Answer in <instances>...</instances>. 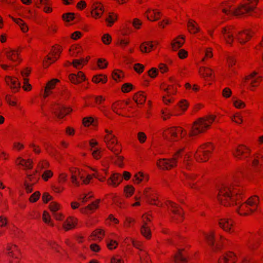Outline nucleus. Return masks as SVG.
<instances>
[{
    "label": "nucleus",
    "instance_id": "obj_1",
    "mask_svg": "<svg viewBox=\"0 0 263 263\" xmlns=\"http://www.w3.org/2000/svg\"><path fill=\"white\" fill-rule=\"evenodd\" d=\"M245 198V190L238 184L222 185L219 190L217 198L225 206L240 204Z\"/></svg>",
    "mask_w": 263,
    "mask_h": 263
},
{
    "label": "nucleus",
    "instance_id": "obj_2",
    "mask_svg": "<svg viewBox=\"0 0 263 263\" xmlns=\"http://www.w3.org/2000/svg\"><path fill=\"white\" fill-rule=\"evenodd\" d=\"M105 132L106 134L104 136V141L106 143V146L117 157V160L115 162L116 164L120 167H122L124 165L123 161L124 157L119 155L122 150V145L118 142L117 138L113 134L112 130L105 129Z\"/></svg>",
    "mask_w": 263,
    "mask_h": 263
},
{
    "label": "nucleus",
    "instance_id": "obj_3",
    "mask_svg": "<svg viewBox=\"0 0 263 263\" xmlns=\"http://www.w3.org/2000/svg\"><path fill=\"white\" fill-rule=\"evenodd\" d=\"M215 119V116L209 115L197 119L193 124L190 136H196L205 132L210 128Z\"/></svg>",
    "mask_w": 263,
    "mask_h": 263
},
{
    "label": "nucleus",
    "instance_id": "obj_4",
    "mask_svg": "<svg viewBox=\"0 0 263 263\" xmlns=\"http://www.w3.org/2000/svg\"><path fill=\"white\" fill-rule=\"evenodd\" d=\"M215 146L211 142H207L200 145L195 152L194 157L199 163L207 162L212 157Z\"/></svg>",
    "mask_w": 263,
    "mask_h": 263
},
{
    "label": "nucleus",
    "instance_id": "obj_5",
    "mask_svg": "<svg viewBox=\"0 0 263 263\" xmlns=\"http://www.w3.org/2000/svg\"><path fill=\"white\" fill-rule=\"evenodd\" d=\"M184 149L185 148L183 147L178 149L171 159H159L157 162L158 167L163 170H169L176 167L177 160L182 157Z\"/></svg>",
    "mask_w": 263,
    "mask_h": 263
},
{
    "label": "nucleus",
    "instance_id": "obj_6",
    "mask_svg": "<svg viewBox=\"0 0 263 263\" xmlns=\"http://www.w3.org/2000/svg\"><path fill=\"white\" fill-rule=\"evenodd\" d=\"M166 205L171 221L176 223L182 222L184 219L182 208L179 204L171 201H167Z\"/></svg>",
    "mask_w": 263,
    "mask_h": 263
},
{
    "label": "nucleus",
    "instance_id": "obj_7",
    "mask_svg": "<svg viewBox=\"0 0 263 263\" xmlns=\"http://www.w3.org/2000/svg\"><path fill=\"white\" fill-rule=\"evenodd\" d=\"M204 238L206 244L214 252H218L222 249L225 238L219 235L218 239H215V234L213 231H210L204 234Z\"/></svg>",
    "mask_w": 263,
    "mask_h": 263
},
{
    "label": "nucleus",
    "instance_id": "obj_8",
    "mask_svg": "<svg viewBox=\"0 0 263 263\" xmlns=\"http://www.w3.org/2000/svg\"><path fill=\"white\" fill-rule=\"evenodd\" d=\"M258 2V0H243L242 4L234 10L233 14L239 16L249 13L256 8Z\"/></svg>",
    "mask_w": 263,
    "mask_h": 263
},
{
    "label": "nucleus",
    "instance_id": "obj_9",
    "mask_svg": "<svg viewBox=\"0 0 263 263\" xmlns=\"http://www.w3.org/2000/svg\"><path fill=\"white\" fill-rule=\"evenodd\" d=\"M186 131L180 126H173L166 129L163 135L172 141H177L186 135Z\"/></svg>",
    "mask_w": 263,
    "mask_h": 263
},
{
    "label": "nucleus",
    "instance_id": "obj_10",
    "mask_svg": "<svg viewBox=\"0 0 263 263\" xmlns=\"http://www.w3.org/2000/svg\"><path fill=\"white\" fill-rule=\"evenodd\" d=\"M62 52V47L59 45H55L52 47L50 52L43 61V67L48 68L51 64L55 62L60 58Z\"/></svg>",
    "mask_w": 263,
    "mask_h": 263
},
{
    "label": "nucleus",
    "instance_id": "obj_11",
    "mask_svg": "<svg viewBox=\"0 0 263 263\" xmlns=\"http://www.w3.org/2000/svg\"><path fill=\"white\" fill-rule=\"evenodd\" d=\"M251 154V149L243 144H240L234 148L232 152L233 157L237 160H244L249 158Z\"/></svg>",
    "mask_w": 263,
    "mask_h": 263
},
{
    "label": "nucleus",
    "instance_id": "obj_12",
    "mask_svg": "<svg viewBox=\"0 0 263 263\" xmlns=\"http://www.w3.org/2000/svg\"><path fill=\"white\" fill-rule=\"evenodd\" d=\"M143 195L148 203L158 206L161 205V202L158 200V195L155 190L151 187H146L143 191Z\"/></svg>",
    "mask_w": 263,
    "mask_h": 263
},
{
    "label": "nucleus",
    "instance_id": "obj_13",
    "mask_svg": "<svg viewBox=\"0 0 263 263\" xmlns=\"http://www.w3.org/2000/svg\"><path fill=\"white\" fill-rule=\"evenodd\" d=\"M251 164L253 171L260 175L263 172V155L258 153L253 154Z\"/></svg>",
    "mask_w": 263,
    "mask_h": 263
},
{
    "label": "nucleus",
    "instance_id": "obj_14",
    "mask_svg": "<svg viewBox=\"0 0 263 263\" xmlns=\"http://www.w3.org/2000/svg\"><path fill=\"white\" fill-rule=\"evenodd\" d=\"M72 110L70 107H66L59 104H55L53 107V114L59 119H63L72 112Z\"/></svg>",
    "mask_w": 263,
    "mask_h": 263
},
{
    "label": "nucleus",
    "instance_id": "obj_15",
    "mask_svg": "<svg viewBox=\"0 0 263 263\" xmlns=\"http://www.w3.org/2000/svg\"><path fill=\"white\" fill-rule=\"evenodd\" d=\"M218 224L219 227L226 232L232 233L235 231L234 222L232 219H220Z\"/></svg>",
    "mask_w": 263,
    "mask_h": 263
},
{
    "label": "nucleus",
    "instance_id": "obj_16",
    "mask_svg": "<svg viewBox=\"0 0 263 263\" xmlns=\"http://www.w3.org/2000/svg\"><path fill=\"white\" fill-rule=\"evenodd\" d=\"M261 242L260 237L259 234H252L249 237L247 243L248 249L253 251L257 250L260 246Z\"/></svg>",
    "mask_w": 263,
    "mask_h": 263
},
{
    "label": "nucleus",
    "instance_id": "obj_17",
    "mask_svg": "<svg viewBox=\"0 0 263 263\" xmlns=\"http://www.w3.org/2000/svg\"><path fill=\"white\" fill-rule=\"evenodd\" d=\"M5 80L7 85L9 86L12 92L16 93L20 91L21 89V83L17 78L11 76H6Z\"/></svg>",
    "mask_w": 263,
    "mask_h": 263
},
{
    "label": "nucleus",
    "instance_id": "obj_18",
    "mask_svg": "<svg viewBox=\"0 0 263 263\" xmlns=\"http://www.w3.org/2000/svg\"><path fill=\"white\" fill-rule=\"evenodd\" d=\"M91 15L96 20L100 18L104 11L103 4L98 2L93 3L91 5Z\"/></svg>",
    "mask_w": 263,
    "mask_h": 263
},
{
    "label": "nucleus",
    "instance_id": "obj_19",
    "mask_svg": "<svg viewBox=\"0 0 263 263\" xmlns=\"http://www.w3.org/2000/svg\"><path fill=\"white\" fill-rule=\"evenodd\" d=\"M233 30V27L231 26L224 27L221 29V33L226 44L230 45V46H232L234 41Z\"/></svg>",
    "mask_w": 263,
    "mask_h": 263
},
{
    "label": "nucleus",
    "instance_id": "obj_20",
    "mask_svg": "<svg viewBox=\"0 0 263 263\" xmlns=\"http://www.w3.org/2000/svg\"><path fill=\"white\" fill-rule=\"evenodd\" d=\"M123 181L122 175L119 173H114L106 180V184L112 187H118Z\"/></svg>",
    "mask_w": 263,
    "mask_h": 263
},
{
    "label": "nucleus",
    "instance_id": "obj_21",
    "mask_svg": "<svg viewBox=\"0 0 263 263\" xmlns=\"http://www.w3.org/2000/svg\"><path fill=\"white\" fill-rule=\"evenodd\" d=\"M159 44L158 41L144 42L140 44V50L142 53H149L156 49Z\"/></svg>",
    "mask_w": 263,
    "mask_h": 263
},
{
    "label": "nucleus",
    "instance_id": "obj_22",
    "mask_svg": "<svg viewBox=\"0 0 263 263\" xmlns=\"http://www.w3.org/2000/svg\"><path fill=\"white\" fill-rule=\"evenodd\" d=\"M189 260V256L184 249H179L174 255V263H187Z\"/></svg>",
    "mask_w": 263,
    "mask_h": 263
},
{
    "label": "nucleus",
    "instance_id": "obj_23",
    "mask_svg": "<svg viewBox=\"0 0 263 263\" xmlns=\"http://www.w3.org/2000/svg\"><path fill=\"white\" fill-rule=\"evenodd\" d=\"M237 258L233 252H228L222 254L219 258L218 263H236Z\"/></svg>",
    "mask_w": 263,
    "mask_h": 263
},
{
    "label": "nucleus",
    "instance_id": "obj_24",
    "mask_svg": "<svg viewBox=\"0 0 263 263\" xmlns=\"http://www.w3.org/2000/svg\"><path fill=\"white\" fill-rule=\"evenodd\" d=\"M68 79L71 83L75 85H78L86 80V76L83 71H79L77 74H69Z\"/></svg>",
    "mask_w": 263,
    "mask_h": 263
},
{
    "label": "nucleus",
    "instance_id": "obj_25",
    "mask_svg": "<svg viewBox=\"0 0 263 263\" xmlns=\"http://www.w3.org/2000/svg\"><path fill=\"white\" fill-rule=\"evenodd\" d=\"M253 32L250 30H245L240 31L237 35V39L241 44H245L252 37Z\"/></svg>",
    "mask_w": 263,
    "mask_h": 263
},
{
    "label": "nucleus",
    "instance_id": "obj_26",
    "mask_svg": "<svg viewBox=\"0 0 263 263\" xmlns=\"http://www.w3.org/2000/svg\"><path fill=\"white\" fill-rule=\"evenodd\" d=\"M100 201L101 200L100 199H96L86 206L81 209V212L85 214H91L95 212L96 210L99 209Z\"/></svg>",
    "mask_w": 263,
    "mask_h": 263
},
{
    "label": "nucleus",
    "instance_id": "obj_27",
    "mask_svg": "<svg viewBox=\"0 0 263 263\" xmlns=\"http://www.w3.org/2000/svg\"><path fill=\"white\" fill-rule=\"evenodd\" d=\"M78 219L74 217L69 216L63 222L62 227L65 231L74 229L78 224Z\"/></svg>",
    "mask_w": 263,
    "mask_h": 263
},
{
    "label": "nucleus",
    "instance_id": "obj_28",
    "mask_svg": "<svg viewBox=\"0 0 263 263\" xmlns=\"http://www.w3.org/2000/svg\"><path fill=\"white\" fill-rule=\"evenodd\" d=\"M108 166L101 168L99 171H97L96 169H92L95 173L92 174L93 176L98 179L101 182H104L106 179V177L108 174Z\"/></svg>",
    "mask_w": 263,
    "mask_h": 263
},
{
    "label": "nucleus",
    "instance_id": "obj_29",
    "mask_svg": "<svg viewBox=\"0 0 263 263\" xmlns=\"http://www.w3.org/2000/svg\"><path fill=\"white\" fill-rule=\"evenodd\" d=\"M185 36L184 35H179L174 39L171 42V46L174 51H177L185 43Z\"/></svg>",
    "mask_w": 263,
    "mask_h": 263
},
{
    "label": "nucleus",
    "instance_id": "obj_30",
    "mask_svg": "<svg viewBox=\"0 0 263 263\" xmlns=\"http://www.w3.org/2000/svg\"><path fill=\"white\" fill-rule=\"evenodd\" d=\"M256 210L253 209L251 206L248 205L245 202L241 203L240 205L237 209L238 213L241 216H247L254 213Z\"/></svg>",
    "mask_w": 263,
    "mask_h": 263
},
{
    "label": "nucleus",
    "instance_id": "obj_31",
    "mask_svg": "<svg viewBox=\"0 0 263 263\" xmlns=\"http://www.w3.org/2000/svg\"><path fill=\"white\" fill-rule=\"evenodd\" d=\"M125 108V104L124 103V101L119 100L114 103L111 105V109L112 111L117 115L124 117L125 116L122 114L123 109Z\"/></svg>",
    "mask_w": 263,
    "mask_h": 263
},
{
    "label": "nucleus",
    "instance_id": "obj_32",
    "mask_svg": "<svg viewBox=\"0 0 263 263\" xmlns=\"http://www.w3.org/2000/svg\"><path fill=\"white\" fill-rule=\"evenodd\" d=\"M147 18L151 21H156L160 18L161 13L157 10L148 9L145 13Z\"/></svg>",
    "mask_w": 263,
    "mask_h": 263
},
{
    "label": "nucleus",
    "instance_id": "obj_33",
    "mask_svg": "<svg viewBox=\"0 0 263 263\" xmlns=\"http://www.w3.org/2000/svg\"><path fill=\"white\" fill-rule=\"evenodd\" d=\"M187 28L189 32L191 34H196L200 32V28L195 21L190 19L187 23Z\"/></svg>",
    "mask_w": 263,
    "mask_h": 263
},
{
    "label": "nucleus",
    "instance_id": "obj_34",
    "mask_svg": "<svg viewBox=\"0 0 263 263\" xmlns=\"http://www.w3.org/2000/svg\"><path fill=\"white\" fill-rule=\"evenodd\" d=\"M149 180L148 176L142 172H139L135 174L133 178V182L135 184H139L145 180L147 182Z\"/></svg>",
    "mask_w": 263,
    "mask_h": 263
},
{
    "label": "nucleus",
    "instance_id": "obj_35",
    "mask_svg": "<svg viewBox=\"0 0 263 263\" xmlns=\"http://www.w3.org/2000/svg\"><path fill=\"white\" fill-rule=\"evenodd\" d=\"M59 82L60 80L59 79L54 78L51 79L47 83L44 93V97L45 98L49 96V91L53 89L55 87L57 83Z\"/></svg>",
    "mask_w": 263,
    "mask_h": 263
},
{
    "label": "nucleus",
    "instance_id": "obj_36",
    "mask_svg": "<svg viewBox=\"0 0 263 263\" xmlns=\"http://www.w3.org/2000/svg\"><path fill=\"white\" fill-rule=\"evenodd\" d=\"M185 176V180H184V184L186 185H189L192 189H196V184L195 183H192V181H194L196 180L197 178L198 175L194 174H184Z\"/></svg>",
    "mask_w": 263,
    "mask_h": 263
},
{
    "label": "nucleus",
    "instance_id": "obj_37",
    "mask_svg": "<svg viewBox=\"0 0 263 263\" xmlns=\"http://www.w3.org/2000/svg\"><path fill=\"white\" fill-rule=\"evenodd\" d=\"M16 163L19 165L24 166L25 169L26 170H31L33 168V161L31 159L25 160L21 157H18L16 159Z\"/></svg>",
    "mask_w": 263,
    "mask_h": 263
},
{
    "label": "nucleus",
    "instance_id": "obj_38",
    "mask_svg": "<svg viewBox=\"0 0 263 263\" xmlns=\"http://www.w3.org/2000/svg\"><path fill=\"white\" fill-rule=\"evenodd\" d=\"M146 95L144 92L140 91L136 93L133 96V100L137 104L140 105L143 104L146 101Z\"/></svg>",
    "mask_w": 263,
    "mask_h": 263
},
{
    "label": "nucleus",
    "instance_id": "obj_39",
    "mask_svg": "<svg viewBox=\"0 0 263 263\" xmlns=\"http://www.w3.org/2000/svg\"><path fill=\"white\" fill-rule=\"evenodd\" d=\"M162 114V118L164 121H166L167 119H169L172 116H179L181 115V113L177 112L175 111L173 109L172 112L170 111V110L167 108H165L161 110Z\"/></svg>",
    "mask_w": 263,
    "mask_h": 263
},
{
    "label": "nucleus",
    "instance_id": "obj_40",
    "mask_svg": "<svg viewBox=\"0 0 263 263\" xmlns=\"http://www.w3.org/2000/svg\"><path fill=\"white\" fill-rule=\"evenodd\" d=\"M5 54L9 60L13 62H18V63L20 62L18 53L17 51L11 50L10 51H6Z\"/></svg>",
    "mask_w": 263,
    "mask_h": 263
},
{
    "label": "nucleus",
    "instance_id": "obj_41",
    "mask_svg": "<svg viewBox=\"0 0 263 263\" xmlns=\"http://www.w3.org/2000/svg\"><path fill=\"white\" fill-rule=\"evenodd\" d=\"M111 77L115 81L120 82L125 77V73L122 70L115 69L112 71Z\"/></svg>",
    "mask_w": 263,
    "mask_h": 263
},
{
    "label": "nucleus",
    "instance_id": "obj_42",
    "mask_svg": "<svg viewBox=\"0 0 263 263\" xmlns=\"http://www.w3.org/2000/svg\"><path fill=\"white\" fill-rule=\"evenodd\" d=\"M245 202L251 206L253 209L256 210L259 203V198L258 196L254 195L249 197Z\"/></svg>",
    "mask_w": 263,
    "mask_h": 263
},
{
    "label": "nucleus",
    "instance_id": "obj_43",
    "mask_svg": "<svg viewBox=\"0 0 263 263\" xmlns=\"http://www.w3.org/2000/svg\"><path fill=\"white\" fill-rule=\"evenodd\" d=\"M107 77L106 74H98L93 76L92 82L96 84L101 83L104 84L107 82Z\"/></svg>",
    "mask_w": 263,
    "mask_h": 263
},
{
    "label": "nucleus",
    "instance_id": "obj_44",
    "mask_svg": "<svg viewBox=\"0 0 263 263\" xmlns=\"http://www.w3.org/2000/svg\"><path fill=\"white\" fill-rule=\"evenodd\" d=\"M199 72V74L205 79L212 78L213 76V70L209 67H200Z\"/></svg>",
    "mask_w": 263,
    "mask_h": 263
},
{
    "label": "nucleus",
    "instance_id": "obj_45",
    "mask_svg": "<svg viewBox=\"0 0 263 263\" xmlns=\"http://www.w3.org/2000/svg\"><path fill=\"white\" fill-rule=\"evenodd\" d=\"M180 86L177 81H173V84H168L166 91L167 97L172 95H175L177 92V87Z\"/></svg>",
    "mask_w": 263,
    "mask_h": 263
},
{
    "label": "nucleus",
    "instance_id": "obj_46",
    "mask_svg": "<svg viewBox=\"0 0 263 263\" xmlns=\"http://www.w3.org/2000/svg\"><path fill=\"white\" fill-rule=\"evenodd\" d=\"M189 103L186 100L182 99L177 104L176 106L174 107L175 111H177L178 108H180L182 112L181 114L187 110L189 107Z\"/></svg>",
    "mask_w": 263,
    "mask_h": 263
},
{
    "label": "nucleus",
    "instance_id": "obj_47",
    "mask_svg": "<svg viewBox=\"0 0 263 263\" xmlns=\"http://www.w3.org/2000/svg\"><path fill=\"white\" fill-rule=\"evenodd\" d=\"M9 256L12 257L10 259L9 263H19L21 259V254L20 252L15 250L12 251L8 253Z\"/></svg>",
    "mask_w": 263,
    "mask_h": 263
},
{
    "label": "nucleus",
    "instance_id": "obj_48",
    "mask_svg": "<svg viewBox=\"0 0 263 263\" xmlns=\"http://www.w3.org/2000/svg\"><path fill=\"white\" fill-rule=\"evenodd\" d=\"M118 20V15L114 12H109L108 16L105 18V21L108 24L107 27H111Z\"/></svg>",
    "mask_w": 263,
    "mask_h": 263
},
{
    "label": "nucleus",
    "instance_id": "obj_49",
    "mask_svg": "<svg viewBox=\"0 0 263 263\" xmlns=\"http://www.w3.org/2000/svg\"><path fill=\"white\" fill-rule=\"evenodd\" d=\"M140 233L147 239H150L152 237L151 231L148 226L142 225Z\"/></svg>",
    "mask_w": 263,
    "mask_h": 263
},
{
    "label": "nucleus",
    "instance_id": "obj_50",
    "mask_svg": "<svg viewBox=\"0 0 263 263\" xmlns=\"http://www.w3.org/2000/svg\"><path fill=\"white\" fill-rule=\"evenodd\" d=\"M90 236L97 237L100 240H102L105 236V231L102 229H97L92 231Z\"/></svg>",
    "mask_w": 263,
    "mask_h": 263
},
{
    "label": "nucleus",
    "instance_id": "obj_51",
    "mask_svg": "<svg viewBox=\"0 0 263 263\" xmlns=\"http://www.w3.org/2000/svg\"><path fill=\"white\" fill-rule=\"evenodd\" d=\"M135 191V187L132 185H127L124 188V193L126 198L132 197Z\"/></svg>",
    "mask_w": 263,
    "mask_h": 263
},
{
    "label": "nucleus",
    "instance_id": "obj_52",
    "mask_svg": "<svg viewBox=\"0 0 263 263\" xmlns=\"http://www.w3.org/2000/svg\"><path fill=\"white\" fill-rule=\"evenodd\" d=\"M62 20L66 22H70L75 18V14L73 12H67L62 14Z\"/></svg>",
    "mask_w": 263,
    "mask_h": 263
},
{
    "label": "nucleus",
    "instance_id": "obj_53",
    "mask_svg": "<svg viewBox=\"0 0 263 263\" xmlns=\"http://www.w3.org/2000/svg\"><path fill=\"white\" fill-rule=\"evenodd\" d=\"M28 147L32 149V151L36 155H39L41 153V149L39 145H36L34 141L28 144Z\"/></svg>",
    "mask_w": 263,
    "mask_h": 263
},
{
    "label": "nucleus",
    "instance_id": "obj_54",
    "mask_svg": "<svg viewBox=\"0 0 263 263\" xmlns=\"http://www.w3.org/2000/svg\"><path fill=\"white\" fill-rule=\"evenodd\" d=\"M6 101L9 105L15 106L17 105L16 98L10 95H7L5 97Z\"/></svg>",
    "mask_w": 263,
    "mask_h": 263
},
{
    "label": "nucleus",
    "instance_id": "obj_55",
    "mask_svg": "<svg viewBox=\"0 0 263 263\" xmlns=\"http://www.w3.org/2000/svg\"><path fill=\"white\" fill-rule=\"evenodd\" d=\"M97 64L99 69H103L107 67L108 63L104 58H99L97 60Z\"/></svg>",
    "mask_w": 263,
    "mask_h": 263
},
{
    "label": "nucleus",
    "instance_id": "obj_56",
    "mask_svg": "<svg viewBox=\"0 0 263 263\" xmlns=\"http://www.w3.org/2000/svg\"><path fill=\"white\" fill-rule=\"evenodd\" d=\"M43 220L45 223L49 224V226L52 227L54 226L53 223L51 221V217L47 211H44L43 212Z\"/></svg>",
    "mask_w": 263,
    "mask_h": 263
},
{
    "label": "nucleus",
    "instance_id": "obj_57",
    "mask_svg": "<svg viewBox=\"0 0 263 263\" xmlns=\"http://www.w3.org/2000/svg\"><path fill=\"white\" fill-rule=\"evenodd\" d=\"M121 91L124 93H127L134 89V85L130 83H125L121 86Z\"/></svg>",
    "mask_w": 263,
    "mask_h": 263
},
{
    "label": "nucleus",
    "instance_id": "obj_58",
    "mask_svg": "<svg viewBox=\"0 0 263 263\" xmlns=\"http://www.w3.org/2000/svg\"><path fill=\"white\" fill-rule=\"evenodd\" d=\"M60 208V204L55 201H52L49 205V209L53 213L57 212Z\"/></svg>",
    "mask_w": 263,
    "mask_h": 263
},
{
    "label": "nucleus",
    "instance_id": "obj_59",
    "mask_svg": "<svg viewBox=\"0 0 263 263\" xmlns=\"http://www.w3.org/2000/svg\"><path fill=\"white\" fill-rule=\"evenodd\" d=\"M41 193L39 191H35L29 198V201L31 203L36 202L40 198Z\"/></svg>",
    "mask_w": 263,
    "mask_h": 263
},
{
    "label": "nucleus",
    "instance_id": "obj_60",
    "mask_svg": "<svg viewBox=\"0 0 263 263\" xmlns=\"http://www.w3.org/2000/svg\"><path fill=\"white\" fill-rule=\"evenodd\" d=\"M23 89L25 91H30L32 89L31 84L29 83V79L27 78H23Z\"/></svg>",
    "mask_w": 263,
    "mask_h": 263
},
{
    "label": "nucleus",
    "instance_id": "obj_61",
    "mask_svg": "<svg viewBox=\"0 0 263 263\" xmlns=\"http://www.w3.org/2000/svg\"><path fill=\"white\" fill-rule=\"evenodd\" d=\"M52 190L57 193H61L64 190V187L63 186V184H53L51 185Z\"/></svg>",
    "mask_w": 263,
    "mask_h": 263
},
{
    "label": "nucleus",
    "instance_id": "obj_62",
    "mask_svg": "<svg viewBox=\"0 0 263 263\" xmlns=\"http://www.w3.org/2000/svg\"><path fill=\"white\" fill-rule=\"evenodd\" d=\"M101 41L105 45H109L112 41L111 36L108 33L104 34L101 37Z\"/></svg>",
    "mask_w": 263,
    "mask_h": 263
},
{
    "label": "nucleus",
    "instance_id": "obj_63",
    "mask_svg": "<svg viewBox=\"0 0 263 263\" xmlns=\"http://www.w3.org/2000/svg\"><path fill=\"white\" fill-rule=\"evenodd\" d=\"M135 219L130 217H127L124 222V226L127 228H129L134 226L135 223Z\"/></svg>",
    "mask_w": 263,
    "mask_h": 263
},
{
    "label": "nucleus",
    "instance_id": "obj_64",
    "mask_svg": "<svg viewBox=\"0 0 263 263\" xmlns=\"http://www.w3.org/2000/svg\"><path fill=\"white\" fill-rule=\"evenodd\" d=\"M148 76L152 79L156 78L158 75V69L153 67L147 71Z\"/></svg>",
    "mask_w": 263,
    "mask_h": 263
}]
</instances>
